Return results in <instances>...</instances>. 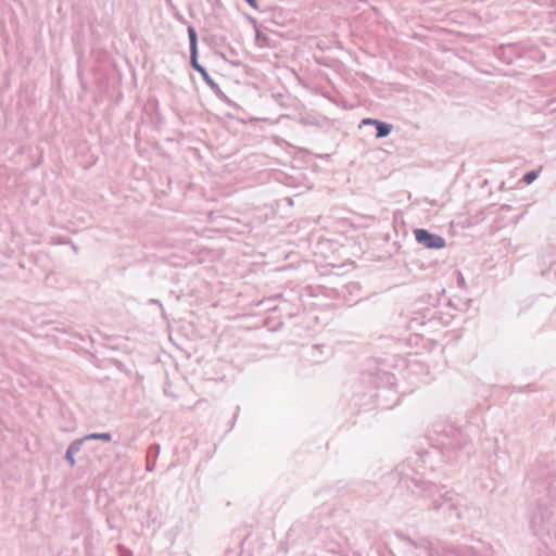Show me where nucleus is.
Segmentation results:
<instances>
[{"mask_svg": "<svg viewBox=\"0 0 556 556\" xmlns=\"http://www.w3.org/2000/svg\"><path fill=\"white\" fill-rule=\"evenodd\" d=\"M412 463L413 460H408L396 466L395 473L399 477V485L412 490V492H415V489L420 490L429 498L431 509L443 510L448 516L453 510L456 495L444 486L425 480Z\"/></svg>", "mask_w": 556, "mask_h": 556, "instance_id": "nucleus-1", "label": "nucleus"}, {"mask_svg": "<svg viewBox=\"0 0 556 556\" xmlns=\"http://www.w3.org/2000/svg\"><path fill=\"white\" fill-rule=\"evenodd\" d=\"M431 446L447 463H454L468 455L471 440L466 429L453 425H439L430 437Z\"/></svg>", "mask_w": 556, "mask_h": 556, "instance_id": "nucleus-2", "label": "nucleus"}, {"mask_svg": "<svg viewBox=\"0 0 556 556\" xmlns=\"http://www.w3.org/2000/svg\"><path fill=\"white\" fill-rule=\"evenodd\" d=\"M530 527L539 539L544 540L556 532V503L540 504L531 517Z\"/></svg>", "mask_w": 556, "mask_h": 556, "instance_id": "nucleus-3", "label": "nucleus"}, {"mask_svg": "<svg viewBox=\"0 0 556 556\" xmlns=\"http://www.w3.org/2000/svg\"><path fill=\"white\" fill-rule=\"evenodd\" d=\"M483 517L482 508L475 502L462 501L457 495L454 507L448 518H455L464 526H471L480 521Z\"/></svg>", "mask_w": 556, "mask_h": 556, "instance_id": "nucleus-4", "label": "nucleus"}, {"mask_svg": "<svg viewBox=\"0 0 556 556\" xmlns=\"http://www.w3.org/2000/svg\"><path fill=\"white\" fill-rule=\"evenodd\" d=\"M188 37H189V48H190V65L193 70H195L202 76L203 80L207 86L213 85L215 81L204 66H202L198 62V34L195 28L192 25H189L187 28Z\"/></svg>", "mask_w": 556, "mask_h": 556, "instance_id": "nucleus-5", "label": "nucleus"}, {"mask_svg": "<svg viewBox=\"0 0 556 556\" xmlns=\"http://www.w3.org/2000/svg\"><path fill=\"white\" fill-rule=\"evenodd\" d=\"M416 241L428 249H441L445 247V239L437 233H432L427 229L414 230Z\"/></svg>", "mask_w": 556, "mask_h": 556, "instance_id": "nucleus-6", "label": "nucleus"}, {"mask_svg": "<svg viewBox=\"0 0 556 556\" xmlns=\"http://www.w3.org/2000/svg\"><path fill=\"white\" fill-rule=\"evenodd\" d=\"M471 556H492L491 547L482 541H476L468 547Z\"/></svg>", "mask_w": 556, "mask_h": 556, "instance_id": "nucleus-7", "label": "nucleus"}, {"mask_svg": "<svg viewBox=\"0 0 556 556\" xmlns=\"http://www.w3.org/2000/svg\"><path fill=\"white\" fill-rule=\"evenodd\" d=\"M435 556H465V551L455 546L439 545L435 547Z\"/></svg>", "mask_w": 556, "mask_h": 556, "instance_id": "nucleus-8", "label": "nucleus"}, {"mask_svg": "<svg viewBox=\"0 0 556 556\" xmlns=\"http://www.w3.org/2000/svg\"><path fill=\"white\" fill-rule=\"evenodd\" d=\"M401 539L414 549L413 552H416L418 549L426 551V547L428 546V540L425 538L415 540L409 536L403 535Z\"/></svg>", "mask_w": 556, "mask_h": 556, "instance_id": "nucleus-9", "label": "nucleus"}, {"mask_svg": "<svg viewBox=\"0 0 556 556\" xmlns=\"http://www.w3.org/2000/svg\"><path fill=\"white\" fill-rule=\"evenodd\" d=\"M376 127V138H384L388 137L392 131V125L386 122H375Z\"/></svg>", "mask_w": 556, "mask_h": 556, "instance_id": "nucleus-10", "label": "nucleus"}, {"mask_svg": "<svg viewBox=\"0 0 556 556\" xmlns=\"http://www.w3.org/2000/svg\"><path fill=\"white\" fill-rule=\"evenodd\" d=\"M85 439L87 441L101 440V441L110 442L112 440V434L110 432H102V433L93 432V433L86 434Z\"/></svg>", "mask_w": 556, "mask_h": 556, "instance_id": "nucleus-11", "label": "nucleus"}, {"mask_svg": "<svg viewBox=\"0 0 556 556\" xmlns=\"http://www.w3.org/2000/svg\"><path fill=\"white\" fill-rule=\"evenodd\" d=\"M87 440L85 439V437L80 438V439H76L74 440L67 447V451L72 452L73 454H77L78 452H80L81 450V446L83 444L86 442Z\"/></svg>", "mask_w": 556, "mask_h": 556, "instance_id": "nucleus-12", "label": "nucleus"}, {"mask_svg": "<svg viewBox=\"0 0 556 556\" xmlns=\"http://www.w3.org/2000/svg\"><path fill=\"white\" fill-rule=\"evenodd\" d=\"M414 556H435V547L428 541V546L425 549H418L413 552Z\"/></svg>", "mask_w": 556, "mask_h": 556, "instance_id": "nucleus-13", "label": "nucleus"}, {"mask_svg": "<svg viewBox=\"0 0 556 556\" xmlns=\"http://www.w3.org/2000/svg\"><path fill=\"white\" fill-rule=\"evenodd\" d=\"M539 176V173L536 170H529L527 172L525 175H523V178L522 180L527 184V185H530L532 184Z\"/></svg>", "mask_w": 556, "mask_h": 556, "instance_id": "nucleus-14", "label": "nucleus"}, {"mask_svg": "<svg viewBox=\"0 0 556 556\" xmlns=\"http://www.w3.org/2000/svg\"><path fill=\"white\" fill-rule=\"evenodd\" d=\"M211 90L222 100L226 99L225 93L219 88L218 84L216 81L213 83V85L208 86Z\"/></svg>", "mask_w": 556, "mask_h": 556, "instance_id": "nucleus-15", "label": "nucleus"}, {"mask_svg": "<svg viewBox=\"0 0 556 556\" xmlns=\"http://www.w3.org/2000/svg\"><path fill=\"white\" fill-rule=\"evenodd\" d=\"M160 454V445L159 444H153L149 447V451H148V458H150V456H153V460H155L157 458Z\"/></svg>", "mask_w": 556, "mask_h": 556, "instance_id": "nucleus-16", "label": "nucleus"}, {"mask_svg": "<svg viewBox=\"0 0 556 556\" xmlns=\"http://www.w3.org/2000/svg\"><path fill=\"white\" fill-rule=\"evenodd\" d=\"M65 459L70 464L71 467L75 466V464H76L75 454H73L72 452H70L67 450H66V453H65Z\"/></svg>", "mask_w": 556, "mask_h": 556, "instance_id": "nucleus-17", "label": "nucleus"}, {"mask_svg": "<svg viewBox=\"0 0 556 556\" xmlns=\"http://www.w3.org/2000/svg\"><path fill=\"white\" fill-rule=\"evenodd\" d=\"M147 466H146V469L148 471H153L154 470V466H155V460H150V458L147 457Z\"/></svg>", "mask_w": 556, "mask_h": 556, "instance_id": "nucleus-18", "label": "nucleus"}, {"mask_svg": "<svg viewBox=\"0 0 556 556\" xmlns=\"http://www.w3.org/2000/svg\"><path fill=\"white\" fill-rule=\"evenodd\" d=\"M375 122H378V119H374V118H364L362 121V124L364 125H375Z\"/></svg>", "mask_w": 556, "mask_h": 556, "instance_id": "nucleus-19", "label": "nucleus"}, {"mask_svg": "<svg viewBox=\"0 0 556 556\" xmlns=\"http://www.w3.org/2000/svg\"><path fill=\"white\" fill-rule=\"evenodd\" d=\"M251 8L257 9V0H244Z\"/></svg>", "mask_w": 556, "mask_h": 556, "instance_id": "nucleus-20", "label": "nucleus"}, {"mask_svg": "<svg viewBox=\"0 0 556 556\" xmlns=\"http://www.w3.org/2000/svg\"><path fill=\"white\" fill-rule=\"evenodd\" d=\"M121 556H134V554L130 549H125L124 554Z\"/></svg>", "mask_w": 556, "mask_h": 556, "instance_id": "nucleus-21", "label": "nucleus"}, {"mask_svg": "<svg viewBox=\"0 0 556 556\" xmlns=\"http://www.w3.org/2000/svg\"><path fill=\"white\" fill-rule=\"evenodd\" d=\"M383 375L387 377L388 382H390V380L394 378L392 375L387 372H384Z\"/></svg>", "mask_w": 556, "mask_h": 556, "instance_id": "nucleus-22", "label": "nucleus"}]
</instances>
